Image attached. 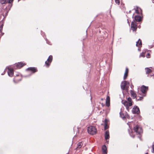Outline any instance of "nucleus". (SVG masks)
<instances>
[{"label":"nucleus","instance_id":"obj_17","mask_svg":"<svg viewBox=\"0 0 154 154\" xmlns=\"http://www.w3.org/2000/svg\"><path fill=\"white\" fill-rule=\"evenodd\" d=\"M102 150L103 154H107V148L105 145H104L102 146Z\"/></svg>","mask_w":154,"mask_h":154},{"label":"nucleus","instance_id":"obj_11","mask_svg":"<svg viewBox=\"0 0 154 154\" xmlns=\"http://www.w3.org/2000/svg\"><path fill=\"white\" fill-rule=\"evenodd\" d=\"M141 90L142 93L145 94L148 90V87L143 85L141 87Z\"/></svg>","mask_w":154,"mask_h":154},{"label":"nucleus","instance_id":"obj_13","mask_svg":"<svg viewBox=\"0 0 154 154\" xmlns=\"http://www.w3.org/2000/svg\"><path fill=\"white\" fill-rule=\"evenodd\" d=\"M130 93L131 94V96L132 97L133 99H137V94L134 91L131 90Z\"/></svg>","mask_w":154,"mask_h":154},{"label":"nucleus","instance_id":"obj_20","mask_svg":"<svg viewBox=\"0 0 154 154\" xmlns=\"http://www.w3.org/2000/svg\"><path fill=\"white\" fill-rule=\"evenodd\" d=\"M145 70L146 74H147L148 75L149 74L152 72V70L149 68H146Z\"/></svg>","mask_w":154,"mask_h":154},{"label":"nucleus","instance_id":"obj_10","mask_svg":"<svg viewBox=\"0 0 154 154\" xmlns=\"http://www.w3.org/2000/svg\"><path fill=\"white\" fill-rule=\"evenodd\" d=\"M8 73L9 76L12 77L14 74V70L11 68H9L8 71Z\"/></svg>","mask_w":154,"mask_h":154},{"label":"nucleus","instance_id":"obj_3","mask_svg":"<svg viewBox=\"0 0 154 154\" xmlns=\"http://www.w3.org/2000/svg\"><path fill=\"white\" fill-rule=\"evenodd\" d=\"M126 107L127 111H129V106H131L132 105V102H129L127 101H125L122 103Z\"/></svg>","mask_w":154,"mask_h":154},{"label":"nucleus","instance_id":"obj_31","mask_svg":"<svg viewBox=\"0 0 154 154\" xmlns=\"http://www.w3.org/2000/svg\"><path fill=\"white\" fill-rule=\"evenodd\" d=\"M143 99V97H139V100H141Z\"/></svg>","mask_w":154,"mask_h":154},{"label":"nucleus","instance_id":"obj_4","mask_svg":"<svg viewBox=\"0 0 154 154\" xmlns=\"http://www.w3.org/2000/svg\"><path fill=\"white\" fill-rule=\"evenodd\" d=\"M22 79L21 76L20 75H16L14 77L13 80L15 83H17L20 81Z\"/></svg>","mask_w":154,"mask_h":154},{"label":"nucleus","instance_id":"obj_24","mask_svg":"<svg viewBox=\"0 0 154 154\" xmlns=\"http://www.w3.org/2000/svg\"><path fill=\"white\" fill-rule=\"evenodd\" d=\"M8 0H1V3L2 4H4L8 2Z\"/></svg>","mask_w":154,"mask_h":154},{"label":"nucleus","instance_id":"obj_29","mask_svg":"<svg viewBox=\"0 0 154 154\" xmlns=\"http://www.w3.org/2000/svg\"><path fill=\"white\" fill-rule=\"evenodd\" d=\"M120 116L122 118H125V117H124V115L123 113H122V112H120Z\"/></svg>","mask_w":154,"mask_h":154},{"label":"nucleus","instance_id":"obj_7","mask_svg":"<svg viewBox=\"0 0 154 154\" xmlns=\"http://www.w3.org/2000/svg\"><path fill=\"white\" fill-rule=\"evenodd\" d=\"M131 28L133 31H136L137 29V25L134 21H133L131 23Z\"/></svg>","mask_w":154,"mask_h":154},{"label":"nucleus","instance_id":"obj_30","mask_svg":"<svg viewBox=\"0 0 154 154\" xmlns=\"http://www.w3.org/2000/svg\"><path fill=\"white\" fill-rule=\"evenodd\" d=\"M14 0H8V3H11L13 2Z\"/></svg>","mask_w":154,"mask_h":154},{"label":"nucleus","instance_id":"obj_28","mask_svg":"<svg viewBox=\"0 0 154 154\" xmlns=\"http://www.w3.org/2000/svg\"><path fill=\"white\" fill-rule=\"evenodd\" d=\"M116 3L118 4L119 5L120 4V0H115Z\"/></svg>","mask_w":154,"mask_h":154},{"label":"nucleus","instance_id":"obj_18","mask_svg":"<svg viewBox=\"0 0 154 154\" xmlns=\"http://www.w3.org/2000/svg\"><path fill=\"white\" fill-rule=\"evenodd\" d=\"M142 43L141 40L139 39L137 42H136V45L138 48H140L142 46Z\"/></svg>","mask_w":154,"mask_h":154},{"label":"nucleus","instance_id":"obj_6","mask_svg":"<svg viewBox=\"0 0 154 154\" xmlns=\"http://www.w3.org/2000/svg\"><path fill=\"white\" fill-rule=\"evenodd\" d=\"M128 83L126 81H124L121 85V88L123 90H126L128 88L127 85L128 84Z\"/></svg>","mask_w":154,"mask_h":154},{"label":"nucleus","instance_id":"obj_21","mask_svg":"<svg viewBox=\"0 0 154 154\" xmlns=\"http://www.w3.org/2000/svg\"><path fill=\"white\" fill-rule=\"evenodd\" d=\"M83 144L82 142H79L77 144V147L76 148V149L77 150L81 148L83 146Z\"/></svg>","mask_w":154,"mask_h":154},{"label":"nucleus","instance_id":"obj_22","mask_svg":"<svg viewBox=\"0 0 154 154\" xmlns=\"http://www.w3.org/2000/svg\"><path fill=\"white\" fill-rule=\"evenodd\" d=\"M3 26V24H2L0 26V35H1V37L4 34L2 32Z\"/></svg>","mask_w":154,"mask_h":154},{"label":"nucleus","instance_id":"obj_5","mask_svg":"<svg viewBox=\"0 0 154 154\" xmlns=\"http://www.w3.org/2000/svg\"><path fill=\"white\" fill-rule=\"evenodd\" d=\"M26 70L32 73H34L38 71L37 68L35 67H30L28 68Z\"/></svg>","mask_w":154,"mask_h":154},{"label":"nucleus","instance_id":"obj_9","mask_svg":"<svg viewBox=\"0 0 154 154\" xmlns=\"http://www.w3.org/2000/svg\"><path fill=\"white\" fill-rule=\"evenodd\" d=\"M109 132L108 131H106L105 133V140H106V142L108 143L109 140H109Z\"/></svg>","mask_w":154,"mask_h":154},{"label":"nucleus","instance_id":"obj_27","mask_svg":"<svg viewBox=\"0 0 154 154\" xmlns=\"http://www.w3.org/2000/svg\"><path fill=\"white\" fill-rule=\"evenodd\" d=\"M127 101L129 102L132 103V99L130 97L128 98L127 99Z\"/></svg>","mask_w":154,"mask_h":154},{"label":"nucleus","instance_id":"obj_2","mask_svg":"<svg viewBox=\"0 0 154 154\" xmlns=\"http://www.w3.org/2000/svg\"><path fill=\"white\" fill-rule=\"evenodd\" d=\"M134 130L137 134H140L143 132L142 128L139 125H136L134 128Z\"/></svg>","mask_w":154,"mask_h":154},{"label":"nucleus","instance_id":"obj_26","mask_svg":"<svg viewBox=\"0 0 154 154\" xmlns=\"http://www.w3.org/2000/svg\"><path fill=\"white\" fill-rule=\"evenodd\" d=\"M139 8L137 7L136 9H135V12L137 14H139L140 13L139 11Z\"/></svg>","mask_w":154,"mask_h":154},{"label":"nucleus","instance_id":"obj_19","mask_svg":"<svg viewBox=\"0 0 154 154\" xmlns=\"http://www.w3.org/2000/svg\"><path fill=\"white\" fill-rule=\"evenodd\" d=\"M134 19L136 21L140 22L142 18L140 16L136 15L135 16Z\"/></svg>","mask_w":154,"mask_h":154},{"label":"nucleus","instance_id":"obj_12","mask_svg":"<svg viewBox=\"0 0 154 154\" xmlns=\"http://www.w3.org/2000/svg\"><path fill=\"white\" fill-rule=\"evenodd\" d=\"M25 65V64L23 63L22 62H20V63H18L17 64H16V66L17 67V68L20 69L24 66Z\"/></svg>","mask_w":154,"mask_h":154},{"label":"nucleus","instance_id":"obj_15","mask_svg":"<svg viewBox=\"0 0 154 154\" xmlns=\"http://www.w3.org/2000/svg\"><path fill=\"white\" fill-rule=\"evenodd\" d=\"M108 120L107 119H105L104 121V129L105 130H106L108 129L109 126L108 125Z\"/></svg>","mask_w":154,"mask_h":154},{"label":"nucleus","instance_id":"obj_32","mask_svg":"<svg viewBox=\"0 0 154 154\" xmlns=\"http://www.w3.org/2000/svg\"><path fill=\"white\" fill-rule=\"evenodd\" d=\"M153 1H154V0H153Z\"/></svg>","mask_w":154,"mask_h":154},{"label":"nucleus","instance_id":"obj_25","mask_svg":"<svg viewBox=\"0 0 154 154\" xmlns=\"http://www.w3.org/2000/svg\"><path fill=\"white\" fill-rule=\"evenodd\" d=\"M53 59V57L52 55H50L49 57L47 60L48 61H49L50 62H51Z\"/></svg>","mask_w":154,"mask_h":154},{"label":"nucleus","instance_id":"obj_14","mask_svg":"<svg viewBox=\"0 0 154 154\" xmlns=\"http://www.w3.org/2000/svg\"><path fill=\"white\" fill-rule=\"evenodd\" d=\"M128 69L127 67L126 68L123 78L124 80H125L127 78L128 76Z\"/></svg>","mask_w":154,"mask_h":154},{"label":"nucleus","instance_id":"obj_23","mask_svg":"<svg viewBox=\"0 0 154 154\" xmlns=\"http://www.w3.org/2000/svg\"><path fill=\"white\" fill-rule=\"evenodd\" d=\"M51 63V62H50L49 61H48V60H46L45 62V65L46 66L48 67L50 65Z\"/></svg>","mask_w":154,"mask_h":154},{"label":"nucleus","instance_id":"obj_1","mask_svg":"<svg viewBox=\"0 0 154 154\" xmlns=\"http://www.w3.org/2000/svg\"><path fill=\"white\" fill-rule=\"evenodd\" d=\"M88 133L94 135L97 133V129L94 126H89L87 129Z\"/></svg>","mask_w":154,"mask_h":154},{"label":"nucleus","instance_id":"obj_16","mask_svg":"<svg viewBox=\"0 0 154 154\" xmlns=\"http://www.w3.org/2000/svg\"><path fill=\"white\" fill-rule=\"evenodd\" d=\"M110 97L109 96H107L106 98V105L108 107H109L110 106Z\"/></svg>","mask_w":154,"mask_h":154},{"label":"nucleus","instance_id":"obj_8","mask_svg":"<svg viewBox=\"0 0 154 154\" xmlns=\"http://www.w3.org/2000/svg\"><path fill=\"white\" fill-rule=\"evenodd\" d=\"M132 112L133 114H138L140 112V111L139 108L137 106H134L132 110Z\"/></svg>","mask_w":154,"mask_h":154}]
</instances>
